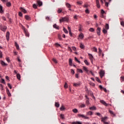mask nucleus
<instances>
[{"label":"nucleus","mask_w":124,"mask_h":124,"mask_svg":"<svg viewBox=\"0 0 124 124\" xmlns=\"http://www.w3.org/2000/svg\"><path fill=\"white\" fill-rule=\"evenodd\" d=\"M22 29L23 31H24V32L26 36H27V37H29V36H30V34H29V33L28 32V31H27V29H26V28H25V27H24V26H22Z\"/></svg>","instance_id":"f257e3e1"},{"label":"nucleus","mask_w":124,"mask_h":124,"mask_svg":"<svg viewBox=\"0 0 124 124\" xmlns=\"http://www.w3.org/2000/svg\"><path fill=\"white\" fill-rule=\"evenodd\" d=\"M78 116L79 118H82L85 120H89V117L85 116L84 114H78Z\"/></svg>","instance_id":"f03ea898"},{"label":"nucleus","mask_w":124,"mask_h":124,"mask_svg":"<svg viewBox=\"0 0 124 124\" xmlns=\"http://www.w3.org/2000/svg\"><path fill=\"white\" fill-rule=\"evenodd\" d=\"M60 21L61 23H62V22H67V21H68V18H67V17H62L60 19Z\"/></svg>","instance_id":"7ed1b4c3"},{"label":"nucleus","mask_w":124,"mask_h":124,"mask_svg":"<svg viewBox=\"0 0 124 124\" xmlns=\"http://www.w3.org/2000/svg\"><path fill=\"white\" fill-rule=\"evenodd\" d=\"M82 68L83 70H84V71L86 72L87 74H88V75H90V71L88 70V68H87V67L83 66Z\"/></svg>","instance_id":"20e7f679"},{"label":"nucleus","mask_w":124,"mask_h":124,"mask_svg":"<svg viewBox=\"0 0 124 124\" xmlns=\"http://www.w3.org/2000/svg\"><path fill=\"white\" fill-rule=\"evenodd\" d=\"M0 30L2 31H6V29H7V27L5 26H0Z\"/></svg>","instance_id":"39448f33"},{"label":"nucleus","mask_w":124,"mask_h":124,"mask_svg":"<svg viewBox=\"0 0 124 124\" xmlns=\"http://www.w3.org/2000/svg\"><path fill=\"white\" fill-rule=\"evenodd\" d=\"M88 56H89L90 60L91 62L93 63V55H92L91 54H90V53L88 54Z\"/></svg>","instance_id":"423d86ee"},{"label":"nucleus","mask_w":124,"mask_h":124,"mask_svg":"<svg viewBox=\"0 0 124 124\" xmlns=\"http://www.w3.org/2000/svg\"><path fill=\"white\" fill-rule=\"evenodd\" d=\"M100 102L102 103V104H103V105H104L105 106H108V104H107L106 102L104 100H101L100 101Z\"/></svg>","instance_id":"0eeeda50"},{"label":"nucleus","mask_w":124,"mask_h":124,"mask_svg":"<svg viewBox=\"0 0 124 124\" xmlns=\"http://www.w3.org/2000/svg\"><path fill=\"white\" fill-rule=\"evenodd\" d=\"M10 35V33H9V31H7L6 32V39H7V41H9Z\"/></svg>","instance_id":"6e6552de"},{"label":"nucleus","mask_w":124,"mask_h":124,"mask_svg":"<svg viewBox=\"0 0 124 124\" xmlns=\"http://www.w3.org/2000/svg\"><path fill=\"white\" fill-rule=\"evenodd\" d=\"M100 31H101V28L98 27L97 28V34L98 35H100Z\"/></svg>","instance_id":"1a4fd4ad"},{"label":"nucleus","mask_w":124,"mask_h":124,"mask_svg":"<svg viewBox=\"0 0 124 124\" xmlns=\"http://www.w3.org/2000/svg\"><path fill=\"white\" fill-rule=\"evenodd\" d=\"M105 72L104 71H100V76L101 78H102L104 76Z\"/></svg>","instance_id":"9d476101"},{"label":"nucleus","mask_w":124,"mask_h":124,"mask_svg":"<svg viewBox=\"0 0 124 124\" xmlns=\"http://www.w3.org/2000/svg\"><path fill=\"white\" fill-rule=\"evenodd\" d=\"M0 63H1V65H3V66H6L7 65V64L6 63L4 62H3V61H1Z\"/></svg>","instance_id":"9b49d317"},{"label":"nucleus","mask_w":124,"mask_h":124,"mask_svg":"<svg viewBox=\"0 0 124 124\" xmlns=\"http://www.w3.org/2000/svg\"><path fill=\"white\" fill-rule=\"evenodd\" d=\"M72 124H83V123L81 122L77 121V122H72Z\"/></svg>","instance_id":"f8f14e48"},{"label":"nucleus","mask_w":124,"mask_h":124,"mask_svg":"<svg viewBox=\"0 0 124 124\" xmlns=\"http://www.w3.org/2000/svg\"><path fill=\"white\" fill-rule=\"evenodd\" d=\"M107 119H108V117H102L101 122L103 123L104 122H105V120H107Z\"/></svg>","instance_id":"ddd939ff"},{"label":"nucleus","mask_w":124,"mask_h":124,"mask_svg":"<svg viewBox=\"0 0 124 124\" xmlns=\"http://www.w3.org/2000/svg\"><path fill=\"white\" fill-rule=\"evenodd\" d=\"M53 28H54V29H56V30H60V27L57 25V24L53 25Z\"/></svg>","instance_id":"4468645a"},{"label":"nucleus","mask_w":124,"mask_h":124,"mask_svg":"<svg viewBox=\"0 0 124 124\" xmlns=\"http://www.w3.org/2000/svg\"><path fill=\"white\" fill-rule=\"evenodd\" d=\"M6 92L8 96H11V94L10 93V92L9 91V90H8V88H6Z\"/></svg>","instance_id":"2eb2a0df"},{"label":"nucleus","mask_w":124,"mask_h":124,"mask_svg":"<svg viewBox=\"0 0 124 124\" xmlns=\"http://www.w3.org/2000/svg\"><path fill=\"white\" fill-rule=\"evenodd\" d=\"M38 5H39L40 6H42V1H41L40 0H38L37 1Z\"/></svg>","instance_id":"dca6fc26"},{"label":"nucleus","mask_w":124,"mask_h":124,"mask_svg":"<svg viewBox=\"0 0 124 124\" xmlns=\"http://www.w3.org/2000/svg\"><path fill=\"white\" fill-rule=\"evenodd\" d=\"M20 10H21V11H22V12H23V13H27V11L26 10V9H24L22 7L20 8Z\"/></svg>","instance_id":"f3484780"},{"label":"nucleus","mask_w":124,"mask_h":124,"mask_svg":"<svg viewBox=\"0 0 124 124\" xmlns=\"http://www.w3.org/2000/svg\"><path fill=\"white\" fill-rule=\"evenodd\" d=\"M25 18L26 20H31V17H30V16L28 15L25 16Z\"/></svg>","instance_id":"a211bd4d"},{"label":"nucleus","mask_w":124,"mask_h":124,"mask_svg":"<svg viewBox=\"0 0 124 124\" xmlns=\"http://www.w3.org/2000/svg\"><path fill=\"white\" fill-rule=\"evenodd\" d=\"M79 47L81 49H84V48H85V46H84L82 43H80Z\"/></svg>","instance_id":"6ab92c4d"},{"label":"nucleus","mask_w":124,"mask_h":124,"mask_svg":"<svg viewBox=\"0 0 124 124\" xmlns=\"http://www.w3.org/2000/svg\"><path fill=\"white\" fill-rule=\"evenodd\" d=\"M79 31H82V30L83 29V26L81 25V24H79Z\"/></svg>","instance_id":"aec40b11"},{"label":"nucleus","mask_w":124,"mask_h":124,"mask_svg":"<svg viewBox=\"0 0 124 124\" xmlns=\"http://www.w3.org/2000/svg\"><path fill=\"white\" fill-rule=\"evenodd\" d=\"M58 13L60 14V13H62V8H58V10L57 11Z\"/></svg>","instance_id":"412c9836"},{"label":"nucleus","mask_w":124,"mask_h":124,"mask_svg":"<svg viewBox=\"0 0 124 124\" xmlns=\"http://www.w3.org/2000/svg\"><path fill=\"white\" fill-rule=\"evenodd\" d=\"M77 4H78V5H81V4H83V1H78L77 2Z\"/></svg>","instance_id":"4be33fe9"},{"label":"nucleus","mask_w":124,"mask_h":124,"mask_svg":"<svg viewBox=\"0 0 124 124\" xmlns=\"http://www.w3.org/2000/svg\"><path fill=\"white\" fill-rule=\"evenodd\" d=\"M69 65H70L71 66H72V60L71 59H70L69 60Z\"/></svg>","instance_id":"5701e85b"},{"label":"nucleus","mask_w":124,"mask_h":124,"mask_svg":"<svg viewBox=\"0 0 124 124\" xmlns=\"http://www.w3.org/2000/svg\"><path fill=\"white\" fill-rule=\"evenodd\" d=\"M74 87H78V86H80V83H74Z\"/></svg>","instance_id":"b1692460"},{"label":"nucleus","mask_w":124,"mask_h":124,"mask_svg":"<svg viewBox=\"0 0 124 124\" xmlns=\"http://www.w3.org/2000/svg\"><path fill=\"white\" fill-rule=\"evenodd\" d=\"M16 77H17V78L18 80H20V79H21V75H20V74H17Z\"/></svg>","instance_id":"393cba45"},{"label":"nucleus","mask_w":124,"mask_h":124,"mask_svg":"<svg viewBox=\"0 0 124 124\" xmlns=\"http://www.w3.org/2000/svg\"><path fill=\"white\" fill-rule=\"evenodd\" d=\"M58 38L59 39L60 41L62 40V35L61 34H59L58 35Z\"/></svg>","instance_id":"a878e982"},{"label":"nucleus","mask_w":124,"mask_h":124,"mask_svg":"<svg viewBox=\"0 0 124 124\" xmlns=\"http://www.w3.org/2000/svg\"><path fill=\"white\" fill-rule=\"evenodd\" d=\"M79 37L81 38V39H83L84 38V34L83 33H81L79 35Z\"/></svg>","instance_id":"bb28decb"},{"label":"nucleus","mask_w":124,"mask_h":124,"mask_svg":"<svg viewBox=\"0 0 124 124\" xmlns=\"http://www.w3.org/2000/svg\"><path fill=\"white\" fill-rule=\"evenodd\" d=\"M87 115H88V116H92V115H93V112L88 111L87 112Z\"/></svg>","instance_id":"cd10ccee"},{"label":"nucleus","mask_w":124,"mask_h":124,"mask_svg":"<svg viewBox=\"0 0 124 124\" xmlns=\"http://www.w3.org/2000/svg\"><path fill=\"white\" fill-rule=\"evenodd\" d=\"M6 4V6H8V7H10V6H11V3H10V2H7Z\"/></svg>","instance_id":"c85d7f7f"},{"label":"nucleus","mask_w":124,"mask_h":124,"mask_svg":"<svg viewBox=\"0 0 124 124\" xmlns=\"http://www.w3.org/2000/svg\"><path fill=\"white\" fill-rule=\"evenodd\" d=\"M89 109L90 110H96V108H95V107H94V106H93V107H90L89 108Z\"/></svg>","instance_id":"c756f323"},{"label":"nucleus","mask_w":124,"mask_h":124,"mask_svg":"<svg viewBox=\"0 0 124 124\" xmlns=\"http://www.w3.org/2000/svg\"><path fill=\"white\" fill-rule=\"evenodd\" d=\"M0 13H3V10H2V6L0 5Z\"/></svg>","instance_id":"7c9ffc66"},{"label":"nucleus","mask_w":124,"mask_h":124,"mask_svg":"<svg viewBox=\"0 0 124 124\" xmlns=\"http://www.w3.org/2000/svg\"><path fill=\"white\" fill-rule=\"evenodd\" d=\"M66 6L68 8H70V7H71V5H70V4L67 3H66Z\"/></svg>","instance_id":"2f4dec72"},{"label":"nucleus","mask_w":124,"mask_h":124,"mask_svg":"<svg viewBox=\"0 0 124 124\" xmlns=\"http://www.w3.org/2000/svg\"><path fill=\"white\" fill-rule=\"evenodd\" d=\"M77 70L78 72H79V73H83V70L81 69H77Z\"/></svg>","instance_id":"473e14b6"},{"label":"nucleus","mask_w":124,"mask_h":124,"mask_svg":"<svg viewBox=\"0 0 124 124\" xmlns=\"http://www.w3.org/2000/svg\"><path fill=\"white\" fill-rule=\"evenodd\" d=\"M106 30H109V24H106V26H105Z\"/></svg>","instance_id":"72a5a7b5"},{"label":"nucleus","mask_w":124,"mask_h":124,"mask_svg":"<svg viewBox=\"0 0 124 124\" xmlns=\"http://www.w3.org/2000/svg\"><path fill=\"white\" fill-rule=\"evenodd\" d=\"M55 107H57V108H59L60 107V104L58 102H55Z\"/></svg>","instance_id":"f704fd0d"},{"label":"nucleus","mask_w":124,"mask_h":124,"mask_svg":"<svg viewBox=\"0 0 124 124\" xmlns=\"http://www.w3.org/2000/svg\"><path fill=\"white\" fill-rule=\"evenodd\" d=\"M15 46L17 50H19V45L17 43H15Z\"/></svg>","instance_id":"c9c22d12"},{"label":"nucleus","mask_w":124,"mask_h":124,"mask_svg":"<svg viewBox=\"0 0 124 124\" xmlns=\"http://www.w3.org/2000/svg\"><path fill=\"white\" fill-rule=\"evenodd\" d=\"M72 111H73V112H74V113H78V109H76V108H75V109H73V110H72Z\"/></svg>","instance_id":"e433bc0d"},{"label":"nucleus","mask_w":124,"mask_h":124,"mask_svg":"<svg viewBox=\"0 0 124 124\" xmlns=\"http://www.w3.org/2000/svg\"><path fill=\"white\" fill-rule=\"evenodd\" d=\"M75 60L76 61V62H78V63H81V62L78 60V59H77V57H75Z\"/></svg>","instance_id":"4c0bfd02"},{"label":"nucleus","mask_w":124,"mask_h":124,"mask_svg":"<svg viewBox=\"0 0 124 124\" xmlns=\"http://www.w3.org/2000/svg\"><path fill=\"white\" fill-rule=\"evenodd\" d=\"M109 113L111 114V115H113V116H115V113H114V112L112 110H109Z\"/></svg>","instance_id":"58836bf2"},{"label":"nucleus","mask_w":124,"mask_h":124,"mask_svg":"<svg viewBox=\"0 0 124 124\" xmlns=\"http://www.w3.org/2000/svg\"><path fill=\"white\" fill-rule=\"evenodd\" d=\"M0 83H2V84H5V80L3 78H1Z\"/></svg>","instance_id":"ea45409f"},{"label":"nucleus","mask_w":124,"mask_h":124,"mask_svg":"<svg viewBox=\"0 0 124 124\" xmlns=\"http://www.w3.org/2000/svg\"><path fill=\"white\" fill-rule=\"evenodd\" d=\"M63 31L65 32V33H68V31H67V30H66L64 28H63Z\"/></svg>","instance_id":"a19ab883"},{"label":"nucleus","mask_w":124,"mask_h":124,"mask_svg":"<svg viewBox=\"0 0 124 124\" xmlns=\"http://www.w3.org/2000/svg\"><path fill=\"white\" fill-rule=\"evenodd\" d=\"M60 110L61 111H62V110H65V108H64L63 106H62V107L60 108Z\"/></svg>","instance_id":"79ce46f5"},{"label":"nucleus","mask_w":124,"mask_h":124,"mask_svg":"<svg viewBox=\"0 0 124 124\" xmlns=\"http://www.w3.org/2000/svg\"><path fill=\"white\" fill-rule=\"evenodd\" d=\"M93 52H97V48L95 47H93Z\"/></svg>","instance_id":"37998d69"},{"label":"nucleus","mask_w":124,"mask_h":124,"mask_svg":"<svg viewBox=\"0 0 124 124\" xmlns=\"http://www.w3.org/2000/svg\"><path fill=\"white\" fill-rule=\"evenodd\" d=\"M103 33H107V30H106V29L103 28Z\"/></svg>","instance_id":"c03bdc74"},{"label":"nucleus","mask_w":124,"mask_h":124,"mask_svg":"<svg viewBox=\"0 0 124 124\" xmlns=\"http://www.w3.org/2000/svg\"><path fill=\"white\" fill-rule=\"evenodd\" d=\"M96 115H97V116H98L99 117H100L101 118H102V115H101V114L99 113H97L96 114Z\"/></svg>","instance_id":"a18cd8bd"},{"label":"nucleus","mask_w":124,"mask_h":124,"mask_svg":"<svg viewBox=\"0 0 124 124\" xmlns=\"http://www.w3.org/2000/svg\"><path fill=\"white\" fill-rule=\"evenodd\" d=\"M68 50L70 52V53H72V49H71V47L68 46Z\"/></svg>","instance_id":"49530a36"},{"label":"nucleus","mask_w":124,"mask_h":124,"mask_svg":"<svg viewBox=\"0 0 124 124\" xmlns=\"http://www.w3.org/2000/svg\"><path fill=\"white\" fill-rule=\"evenodd\" d=\"M52 61L55 63H57L58 62L57 61V59L53 58Z\"/></svg>","instance_id":"de8ad7c7"},{"label":"nucleus","mask_w":124,"mask_h":124,"mask_svg":"<svg viewBox=\"0 0 124 124\" xmlns=\"http://www.w3.org/2000/svg\"><path fill=\"white\" fill-rule=\"evenodd\" d=\"M84 62L86 65H89V62H88V61L85 60Z\"/></svg>","instance_id":"09e8293b"},{"label":"nucleus","mask_w":124,"mask_h":124,"mask_svg":"<svg viewBox=\"0 0 124 124\" xmlns=\"http://www.w3.org/2000/svg\"><path fill=\"white\" fill-rule=\"evenodd\" d=\"M33 8H34V9H36V8H37V6H36V4H33Z\"/></svg>","instance_id":"8fccbe9b"},{"label":"nucleus","mask_w":124,"mask_h":124,"mask_svg":"<svg viewBox=\"0 0 124 124\" xmlns=\"http://www.w3.org/2000/svg\"><path fill=\"white\" fill-rule=\"evenodd\" d=\"M55 46L56 47H61V45L59 43H55Z\"/></svg>","instance_id":"3c124183"},{"label":"nucleus","mask_w":124,"mask_h":124,"mask_svg":"<svg viewBox=\"0 0 124 124\" xmlns=\"http://www.w3.org/2000/svg\"><path fill=\"white\" fill-rule=\"evenodd\" d=\"M90 31H91L92 32H93V31H94V29L93 28H90L89 29Z\"/></svg>","instance_id":"603ef678"},{"label":"nucleus","mask_w":124,"mask_h":124,"mask_svg":"<svg viewBox=\"0 0 124 124\" xmlns=\"http://www.w3.org/2000/svg\"><path fill=\"white\" fill-rule=\"evenodd\" d=\"M6 60L8 62H10V59H9V57H7Z\"/></svg>","instance_id":"864d4df0"},{"label":"nucleus","mask_w":124,"mask_h":124,"mask_svg":"<svg viewBox=\"0 0 124 124\" xmlns=\"http://www.w3.org/2000/svg\"><path fill=\"white\" fill-rule=\"evenodd\" d=\"M98 50H99V54L100 56V55H101V53H102V50H101V49H100V48H99Z\"/></svg>","instance_id":"5fc2aeb1"},{"label":"nucleus","mask_w":124,"mask_h":124,"mask_svg":"<svg viewBox=\"0 0 124 124\" xmlns=\"http://www.w3.org/2000/svg\"><path fill=\"white\" fill-rule=\"evenodd\" d=\"M64 87L65 89H67V88H68L67 83L65 82Z\"/></svg>","instance_id":"6e6d98bb"},{"label":"nucleus","mask_w":124,"mask_h":124,"mask_svg":"<svg viewBox=\"0 0 124 124\" xmlns=\"http://www.w3.org/2000/svg\"><path fill=\"white\" fill-rule=\"evenodd\" d=\"M8 87H9V88H10V89L11 90V89H12V87L11 86V85H10V83H8L7 84Z\"/></svg>","instance_id":"4d7b16f0"},{"label":"nucleus","mask_w":124,"mask_h":124,"mask_svg":"<svg viewBox=\"0 0 124 124\" xmlns=\"http://www.w3.org/2000/svg\"><path fill=\"white\" fill-rule=\"evenodd\" d=\"M86 103L87 105H89L90 104V101H89V100H86Z\"/></svg>","instance_id":"13d9d810"},{"label":"nucleus","mask_w":124,"mask_h":124,"mask_svg":"<svg viewBox=\"0 0 124 124\" xmlns=\"http://www.w3.org/2000/svg\"><path fill=\"white\" fill-rule=\"evenodd\" d=\"M96 80L97 82H98V83H100V80L99 79V78H96Z\"/></svg>","instance_id":"bf43d9fd"},{"label":"nucleus","mask_w":124,"mask_h":124,"mask_svg":"<svg viewBox=\"0 0 124 124\" xmlns=\"http://www.w3.org/2000/svg\"><path fill=\"white\" fill-rule=\"evenodd\" d=\"M72 49L73 51H76V47L75 46H72Z\"/></svg>","instance_id":"052dcab7"},{"label":"nucleus","mask_w":124,"mask_h":124,"mask_svg":"<svg viewBox=\"0 0 124 124\" xmlns=\"http://www.w3.org/2000/svg\"><path fill=\"white\" fill-rule=\"evenodd\" d=\"M121 25L122 26V27H124V21H121Z\"/></svg>","instance_id":"680f3d73"},{"label":"nucleus","mask_w":124,"mask_h":124,"mask_svg":"<svg viewBox=\"0 0 124 124\" xmlns=\"http://www.w3.org/2000/svg\"><path fill=\"white\" fill-rule=\"evenodd\" d=\"M1 18H2V20H3L4 21H6V18L4 16H1Z\"/></svg>","instance_id":"e2e57ef3"},{"label":"nucleus","mask_w":124,"mask_h":124,"mask_svg":"<svg viewBox=\"0 0 124 124\" xmlns=\"http://www.w3.org/2000/svg\"><path fill=\"white\" fill-rule=\"evenodd\" d=\"M96 6L98 8H100V4H96Z\"/></svg>","instance_id":"0e129e2a"},{"label":"nucleus","mask_w":124,"mask_h":124,"mask_svg":"<svg viewBox=\"0 0 124 124\" xmlns=\"http://www.w3.org/2000/svg\"><path fill=\"white\" fill-rule=\"evenodd\" d=\"M83 7L85 8H88V4H84L83 5Z\"/></svg>","instance_id":"69168bd1"},{"label":"nucleus","mask_w":124,"mask_h":124,"mask_svg":"<svg viewBox=\"0 0 124 124\" xmlns=\"http://www.w3.org/2000/svg\"><path fill=\"white\" fill-rule=\"evenodd\" d=\"M101 14H104V13H105V11L103 10H101Z\"/></svg>","instance_id":"338daca9"},{"label":"nucleus","mask_w":124,"mask_h":124,"mask_svg":"<svg viewBox=\"0 0 124 124\" xmlns=\"http://www.w3.org/2000/svg\"><path fill=\"white\" fill-rule=\"evenodd\" d=\"M121 79L122 81H124V77H121Z\"/></svg>","instance_id":"774afa93"}]
</instances>
